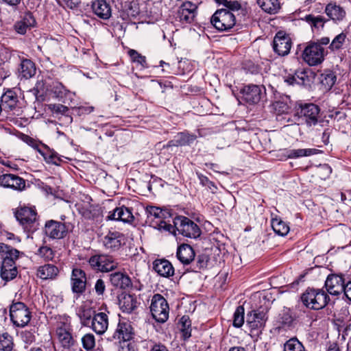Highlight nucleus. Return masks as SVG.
Returning <instances> with one entry per match:
<instances>
[{
    "label": "nucleus",
    "instance_id": "obj_50",
    "mask_svg": "<svg viewBox=\"0 0 351 351\" xmlns=\"http://www.w3.org/2000/svg\"><path fill=\"white\" fill-rule=\"evenodd\" d=\"M21 338L24 343L27 346L31 345L36 340L34 332L31 330H25L21 332Z\"/></svg>",
    "mask_w": 351,
    "mask_h": 351
},
{
    "label": "nucleus",
    "instance_id": "obj_16",
    "mask_svg": "<svg viewBox=\"0 0 351 351\" xmlns=\"http://www.w3.org/2000/svg\"><path fill=\"white\" fill-rule=\"evenodd\" d=\"M71 289L75 293L82 294L86 290V276L85 272L79 268H74L71 274Z\"/></svg>",
    "mask_w": 351,
    "mask_h": 351
},
{
    "label": "nucleus",
    "instance_id": "obj_48",
    "mask_svg": "<svg viewBox=\"0 0 351 351\" xmlns=\"http://www.w3.org/2000/svg\"><path fill=\"white\" fill-rule=\"evenodd\" d=\"M128 54L133 62H136L143 66H145L146 58L141 55L137 51L134 49H130Z\"/></svg>",
    "mask_w": 351,
    "mask_h": 351
},
{
    "label": "nucleus",
    "instance_id": "obj_22",
    "mask_svg": "<svg viewBox=\"0 0 351 351\" xmlns=\"http://www.w3.org/2000/svg\"><path fill=\"white\" fill-rule=\"evenodd\" d=\"M133 328L128 322H119L112 335L114 339L128 341L134 337Z\"/></svg>",
    "mask_w": 351,
    "mask_h": 351
},
{
    "label": "nucleus",
    "instance_id": "obj_18",
    "mask_svg": "<svg viewBox=\"0 0 351 351\" xmlns=\"http://www.w3.org/2000/svg\"><path fill=\"white\" fill-rule=\"evenodd\" d=\"M264 86H260L254 84L245 86L242 90L243 99L249 104H257L260 101L263 95V91L265 92Z\"/></svg>",
    "mask_w": 351,
    "mask_h": 351
},
{
    "label": "nucleus",
    "instance_id": "obj_47",
    "mask_svg": "<svg viewBox=\"0 0 351 351\" xmlns=\"http://www.w3.org/2000/svg\"><path fill=\"white\" fill-rule=\"evenodd\" d=\"M82 342L83 348L86 350H90L95 347V337L93 334H90V333L86 334L82 338Z\"/></svg>",
    "mask_w": 351,
    "mask_h": 351
},
{
    "label": "nucleus",
    "instance_id": "obj_27",
    "mask_svg": "<svg viewBox=\"0 0 351 351\" xmlns=\"http://www.w3.org/2000/svg\"><path fill=\"white\" fill-rule=\"evenodd\" d=\"M196 139V136L194 134H190L185 132L178 133L173 139L169 141L166 147H179L190 145Z\"/></svg>",
    "mask_w": 351,
    "mask_h": 351
},
{
    "label": "nucleus",
    "instance_id": "obj_40",
    "mask_svg": "<svg viewBox=\"0 0 351 351\" xmlns=\"http://www.w3.org/2000/svg\"><path fill=\"white\" fill-rule=\"evenodd\" d=\"M317 153L315 149H289L286 151V156L288 158H298L303 156H309Z\"/></svg>",
    "mask_w": 351,
    "mask_h": 351
},
{
    "label": "nucleus",
    "instance_id": "obj_49",
    "mask_svg": "<svg viewBox=\"0 0 351 351\" xmlns=\"http://www.w3.org/2000/svg\"><path fill=\"white\" fill-rule=\"evenodd\" d=\"M346 34L343 33H341L335 36V38L332 40L330 48L332 50H337L339 49L341 46L343 45V43L345 41L346 39Z\"/></svg>",
    "mask_w": 351,
    "mask_h": 351
},
{
    "label": "nucleus",
    "instance_id": "obj_12",
    "mask_svg": "<svg viewBox=\"0 0 351 351\" xmlns=\"http://www.w3.org/2000/svg\"><path fill=\"white\" fill-rule=\"evenodd\" d=\"M0 186L21 192L25 190L26 182L20 176L12 173L0 175Z\"/></svg>",
    "mask_w": 351,
    "mask_h": 351
},
{
    "label": "nucleus",
    "instance_id": "obj_2",
    "mask_svg": "<svg viewBox=\"0 0 351 351\" xmlns=\"http://www.w3.org/2000/svg\"><path fill=\"white\" fill-rule=\"evenodd\" d=\"M297 114L307 127L315 126L320 118V108L313 103L300 104L297 108Z\"/></svg>",
    "mask_w": 351,
    "mask_h": 351
},
{
    "label": "nucleus",
    "instance_id": "obj_9",
    "mask_svg": "<svg viewBox=\"0 0 351 351\" xmlns=\"http://www.w3.org/2000/svg\"><path fill=\"white\" fill-rule=\"evenodd\" d=\"M325 56L324 48L317 43H309L304 49L302 57L309 66L321 64Z\"/></svg>",
    "mask_w": 351,
    "mask_h": 351
},
{
    "label": "nucleus",
    "instance_id": "obj_7",
    "mask_svg": "<svg viewBox=\"0 0 351 351\" xmlns=\"http://www.w3.org/2000/svg\"><path fill=\"white\" fill-rule=\"evenodd\" d=\"M176 230L183 237L197 239L201 235V230L199 226L189 218L184 216L175 217Z\"/></svg>",
    "mask_w": 351,
    "mask_h": 351
},
{
    "label": "nucleus",
    "instance_id": "obj_13",
    "mask_svg": "<svg viewBox=\"0 0 351 351\" xmlns=\"http://www.w3.org/2000/svg\"><path fill=\"white\" fill-rule=\"evenodd\" d=\"M291 40L290 37L283 32H278L273 41V49L279 56H287L291 47Z\"/></svg>",
    "mask_w": 351,
    "mask_h": 351
},
{
    "label": "nucleus",
    "instance_id": "obj_55",
    "mask_svg": "<svg viewBox=\"0 0 351 351\" xmlns=\"http://www.w3.org/2000/svg\"><path fill=\"white\" fill-rule=\"evenodd\" d=\"M28 27L34 26L36 23V21L30 12H27L25 14L23 19L21 20Z\"/></svg>",
    "mask_w": 351,
    "mask_h": 351
},
{
    "label": "nucleus",
    "instance_id": "obj_32",
    "mask_svg": "<svg viewBox=\"0 0 351 351\" xmlns=\"http://www.w3.org/2000/svg\"><path fill=\"white\" fill-rule=\"evenodd\" d=\"M94 13L101 19H108L111 16V8L105 0H96L92 4Z\"/></svg>",
    "mask_w": 351,
    "mask_h": 351
},
{
    "label": "nucleus",
    "instance_id": "obj_33",
    "mask_svg": "<svg viewBox=\"0 0 351 351\" xmlns=\"http://www.w3.org/2000/svg\"><path fill=\"white\" fill-rule=\"evenodd\" d=\"M119 306L123 312L132 313L137 307V301L134 295H122L119 298Z\"/></svg>",
    "mask_w": 351,
    "mask_h": 351
},
{
    "label": "nucleus",
    "instance_id": "obj_5",
    "mask_svg": "<svg viewBox=\"0 0 351 351\" xmlns=\"http://www.w3.org/2000/svg\"><path fill=\"white\" fill-rule=\"evenodd\" d=\"M267 308L260 307L247 313L246 324L253 335H258L264 328L267 319Z\"/></svg>",
    "mask_w": 351,
    "mask_h": 351
},
{
    "label": "nucleus",
    "instance_id": "obj_21",
    "mask_svg": "<svg viewBox=\"0 0 351 351\" xmlns=\"http://www.w3.org/2000/svg\"><path fill=\"white\" fill-rule=\"evenodd\" d=\"M106 219L129 223L133 221L134 216L130 208L125 206H121L116 208L112 212H110L106 217Z\"/></svg>",
    "mask_w": 351,
    "mask_h": 351
},
{
    "label": "nucleus",
    "instance_id": "obj_14",
    "mask_svg": "<svg viewBox=\"0 0 351 351\" xmlns=\"http://www.w3.org/2000/svg\"><path fill=\"white\" fill-rule=\"evenodd\" d=\"M68 232L66 225L60 221L54 220L47 221L45 226L46 235L51 239H60L64 238Z\"/></svg>",
    "mask_w": 351,
    "mask_h": 351
},
{
    "label": "nucleus",
    "instance_id": "obj_52",
    "mask_svg": "<svg viewBox=\"0 0 351 351\" xmlns=\"http://www.w3.org/2000/svg\"><path fill=\"white\" fill-rule=\"evenodd\" d=\"M38 254L45 260H52L54 254L52 249L48 246H43L38 249Z\"/></svg>",
    "mask_w": 351,
    "mask_h": 351
},
{
    "label": "nucleus",
    "instance_id": "obj_35",
    "mask_svg": "<svg viewBox=\"0 0 351 351\" xmlns=\"http://www.w3.org/2000/svg\"><path fill=\"white\" fill-rule=\"evenodd\" d=\"M20 66V73L23 77L29 79L36 74V66L32 60L23 59Z\"/></svg>",
    "mask_w": 351,
    "mask_h": 351
},
{
    "label": "nucleus",
    "instance_id": "obj_20",
    "mask_svg": "<svg viewBox=\"0 0 351 351\" xmlns=\"http://www.w3.org/2000/svg\"><path fill=\"white\" fill-rule=\"evenodd\" d=\"M290 97L287 95L274 93L273 109L278 114H287L290 110Z\"/></svg>",
    "mask_w": 351,
    "mask_h": 351
},
{
    "label": "nucleus",
    "instance_id": "obj_44",
    "mask_svg": "<svg viewBox=\"0 0 351 351\" xmlns=\"http://www.w3.org/2000/svg\"><path fill=\"white\" fill-rule=\"evenodd\" d=\"M244 323V308L239 306L236 308L233 315V326L236 328H240Z\"/></svg>",
    "mask_w": 351,
    "mask_h": 351
},
{
    "label": "nucleus",
    "instance_id": "obj_6",
    "mask_svg": "<svg viewBox=\"0 0 351 351\" xmlns=\"http://www.w3.org/2000/svg\"><path fill=\"white\" fill-rule=\"evenodd\" d=\"M10 316L14 326L23 328L30 322L32 313L24 303L18 302L10 306Z\"/></svg>",
    "mask_w": 351,
    "mask_h": 351
},
{
    "label": "nucleus",
    "instance_id": "obj_53",
    "mask_svg": "<svg viewBox=\"0 0 351 351\" xmlns=\"http://www.w3.org/2000/svg\"><path fill=\"white\" fill-rule=\"evenodd\" d=\"M49 108L51 110L53 113L62 115H66L69 110L68 107L60 104H51L49 106Z\"/></svg>",
    "mask_w": 351,
    "mask_h": 351
},
{
    "label": "nucleus",
    "instance_id": "obj_26",
    "mask_svg": "<svg viewBox=\"0 0 351 351\" xmlns=\"http://www.w3.org/2000/svg\"><path fill=\"white\" fill-rule=\"evenodd\" d=\"M176 256L182 263L189 265L194 260L195 254L191 245L182 244L177 250Z\"/></svg>",
    "mask_w": 351,
    "mask_h": 351
},
{
    "label": "nucleus",
    "instance_id": "obj_59",
    "mask_svg": "<svg viewBox=\"0 0 351 351\" xmlns=\"http://www.w3.org/2000/svg\"><path fill=\"white\" fill-rule=\"evenodd\" d=\"M197 176H198L199 182L202 185L206 186L207 184H210L215 189H217V186H215L214 182L210 181L209 179L206 176H203L202 174H199V173L197 174Z\"/></svg>",
    "mask_w": 351,
    "mask_h": 351
},
{
    "label": "nucleus",
    "instance_id": "obj_29",
    "mask_svg": "<svg viewBox=\"0 0 351 351\" xmlns=\"http://www.w3.org/2000/svg\"><path fill=\"white\" fill-rule=\"evenodd\" d=\"M110 280L114 287L125 289L132 286L130 278L122 272H114L110 275Z\"/></svg>",
    "mask_w": 351,
    "mask_h": 351
},
{
    "label": "nucleus",
    "instance_id": "obj_39",
    "mask_svg": "<svg viewBox=\"0 0 351 351\" xmlns=\"http://www.w3.org/2000/svg\"><path fill=\"white\" fill-rule=\"evenodd\" d=\"M271 227L276 234L282 237L287 235L290 230L287 223L278 218L272 219Z\"/></svg>",
    "mask_w": 351,
    "mask_h": 351
},
{
    "label": "nucleus",
    "instance_id": "obj_34",
    "mask_svg": "<svg viewBox=\"0 0 351 351\" xmlns=\"http://www.w3.org/2000/svg\"><path fill=\"white\" fill-rule=\"evenodd\" d=\"M10 261H7L1 264L0 276L5 282L13 280L18 274L16 265H10Z\"/></svg>",
    "mask_w": 351,
    "mask_h": 351
},
{
    "label": "nucleus",
    "instance_id": "obj_1",
    "mask_svg": "<svg viewBox=\"0 0 351 351\" xmlns=\"http://www.w3.org/2000/svg\"><path fill=\"white\" fill-rule=\"evenodd\" d=\"M301 300L306 308L320 310L327 305L329 297L323 289L308 288L302 294Z\"/></svg>",
    "mask_w": 351,
    "mask_h": 351
},
{
    "label": "nucleus",
    "instance_id": "obj_41",
    "mask_svg": "<svg viewBox=\"0 0 351 351\" xmlns=\"http://www.w3.org/2000/svg\"><path fill=\"white\" fill-rule=\"evenodd\" d=\"M147 222L152 223L155 219L156 221L162 220L165 213L162 210L156 206H147L146 208Z\"/></svg>",
    "mask_w": 351,
    "mask_h": 351
},
{
    "label": "nucleus",
    "instance_id": "obj_60",
    "mask_svg": "<svg viewBox=\"0 0 351 351\" xmlns=\"http://www.w3.org/2000/svg\"><path fill=\"white\" fill-rule=\"evenodd\" d=\"M343 293L346 297L351 302V281L348 282L345 285Z\"/></svg>",
    "mask_w": 351,
    "mask_h": 351
},
{
    "label": "nucleus",
    "instance_id": "obj_54",
    "mask_svg": "<svg viewBox=\"0 0 351 351\" xmlns=\"http://www.w3.org/2000/svg\"><path fill=\"white\" fill-rule=\"evenodd\" d=\"M45 158V160L47 162L52 163L56 165H59V162L60 161V158H58L56 153L50 152L47 154H42Z\"/></svg>",
    "mask_w": 351,
    "mask_h": 351
},
{
    "label": "nucleus",
    "instance_id": "obj_36",
    "mask_svg": "<svg viewBox=\"0 0 351 351\" xmlns=\"http://www.w3.org/2000/svg\"><path fill=\"white\" fill-rule=\"evenodd\" d=\"M1 103L10 110L14 109L18 103V97L14 90H7L1 96Z\"/></svg>",
    "mask_w": 351,
    "mask_h": 351
},
{
    "label": "nucleus",
    "instance_id": "obj_51",
    "mask_svg": "<svg viewBox=\"0 0 351 351\" xmlns=\"http://www.w3.org/2000/svg\"><path fill=\"white\" fill-rule=\"evenodd\" d=\"M293 321V318L288 311H285L280 315L278 322L282 327H289Z\"/></svg>",
    "mask_w": 351,
    "mask_h": 351
},
{
    "label": "nucleus",
    "instance_id": "obj_63",
    "mask_svg": "<svg viewBox=\"0 0 351 351\" xmlns=\"http://www.w3.org/2000/svg\"><path fill=\"white\" fill-rule=\"evenodd\" d=\"M149 351H169L167 347L162 343H155Z\"/></svg>",
    "mask_w": 351,
    "mask_h": 351
},
{
    "label": "nucleus",
    "instance_id": "obj_56",
    "mask_svg": "<svg viewBox=\"0 0 351 351\" xmlns=\"http://www.w3.org/2000/svg\"><path fill=\"white\" fill-rule=\"evenodd\" d=\"M106 285L102 279H98L95 285V290L98 295H102L104 293Z\"/></svg>",
    "mask_w": 351,
    "mask_h": 351
},
{
    "label": "nucleus",
    "instance_id": "obj_23",
    "mask_svg": "<svg viewBox=\"0 0 351 351\" xmlns=\"http://www.w3.org/2000/svg\"><path fill=\"white\" fill-rule=\"evenodd\" d=\"M153 269L160 276L169 278L174 274V268L166 259H158L153 263Z\"/></svg>",
    "mask_w": 351,
    "mask_h": 351
},
{
    "label": "nucleus",
    "instance_id": "obj_43",
    "mask_svg": "<svg viewBox=\"0 0 351 351\" xmlns=\"http://www.w3.org/2000/svg\"><path fill=\"white\" fill-rule=\"evenodd\" d=\"M284 351H305V348L298 339L291 338L285 343Z\"/></svg>",
    "mask_w": 351,
    "mask_h": 351
},
{
    "label": "nucleus",
    "instance_id": "obj_17",
    "mask_svg": "<svg viewBox=\"0 0 351 351\" xmlns=\"http://www.w3.org/2000/svg\"><path fill=\"white\" fill-rule=\"evenodd\" d=\"M197 6L191 1L184 2L178 8L177 15L182 23H190L193 21L197 14Z\"/></svg>",
    "mask_w": 351,
    "mask_h": 351
},
{
    "label": "nucleus",
    "instance_id": "obj_37",
    "mask_svg": "<svg viewBox=\"0 0 351 351\" xmlns=\"http://www.w3.org/2000/svg\"><path fill=\"white\" fill-rule=\"evenodd\" d=\"M257 3L269 14H276L280 8L278 0H257Z\"/></svg>",
    "mask_w": 351,
    "mask_h": 351
},
{
    "label": "nucleus",
    "instance_id": "obj_64",
    "mask_svg": "<svg viewBox=\"0 0 351 351\" xmlns=\"http://www.w3.org/2000/svg\"><path fill=\"white\" fill-rule=\"evenodd\" d=\"M180 324H182V328L191 327V321L187 316H183L180 319Z\"/></svg>",
    "mask_w": 351,
    "mask_h": 351
},
{
    "label": "nucleus",
    "instance_id": "obj_24",
    "mask_svg": "<svg viewBox=\"0 0 351 351\" xmlns=\"http://www.w3.org/2000/svg\"><path fill=\"white\" fill-rule=\"evenodd\" d=\"M93 330L99 335L104 334L108 326V317L105 313L95 314L91 322Z\"/></svg>",
    "mask_w": 351,
    "mask_h": 351
},
{
    "label": "nucleus",
    "instance_id": "obj_42",
    "mask_svg": "<svg viewBox=\"0 0 351 351\" xmlns=\"http://www.w3.org/2000/svg\"><path fill=\"white\" fill-rule=\"evenodd\" d=\"M12 337L8 332L0 335V351H16L13 348Z\"/></svg>",
    "mask_w": 351,
    "mask_h": 351
},
{
    "label": "nucleus",
    "instance_id": "obj_58",
    "mask_svg": "<svg viewBox=\"0 0 351 351\" xmlns=\"http://www.w3.org/2000/svg\"><path fill=\"white\" fill-rule=\"evenodd\" d=\"M208 261V259L206 256H204V255L198 256L197 261L198 268L202 269V268L206 267L207 265Z\"/></svg>",
    "mask_w": 351,
    "mask_h": 351
},
{
    "label": "nucleus",
    "instance_id": "obj_4",
    "mask_svg": "<svg viewBox=\"0 0 351 351\" xmlns=\"http://www.w3.org/2000/svg\"><path fill=\"white\" fill-rule=\"evenodd\" d=\"M150 311L152 317L158 323H165L169 318V308L166 299L160 294H155L152 298Z\"/></svg>",
    "mask_w": 351,
    "mask_h": 351
},
{
    "label": "nucleus",
    "instance_id": "obj_57",
    "mask_svg": "<svg viewBox=\"0 0 351 351\" xmlns=\"http://www.w3.org/2000/svg\"><path fill=\"white\" fill-rule=\"evenodd\" d=\"M14 28L17 33L25 34L28 27L22 21H20L15 23Z\"/></svg>",
    "mask_w": 351,
    "mask_h": 351
},
{
    "label": "nucleus",
    "instance_id": "obj_3",
    "mask_svg": "<svg viewBox=\"0 0 351 351\" xmlns=\"http://www.w3.org/2000/svg\"><path fill=\"white\" fill-rule=\"evenodd\" d=\"M15 217L25 232H34L36 230L38 223L35 209L21 207L16 211Z\"/></svg>",
    "mask_w": 351,
    "mask_h": 351
},
{
    "label": "nucleus",
    "instance_id": "obj_38",
    "mask_svg": "<svg viewBox=\"0 0 351 351\" xmlns=\"http://www.w3.org/2000/svg\"><path fill=\"white\" fill-rule=\"evenodd\" d=\"M304 20L310 25L313 29L323 28L324 23L327 21L324 16L319 15L315 16L312 14L306 15Z\"/></svg>",
    "mask_w": 351,
    "mask_h": 351
},
{
    "label": "nucleus",
    "instance_id": "obj_62",
    "mask_svg": "<svg viewBox=\"0 0 351 351\" xmlns=\"http://www.w3.org/2000/svg\"><path fill=\"white\" fill-rule=\"evenodd\" d=\"M160 66L162 67V71L168 73H172L171 65L168 62H165L163 60L160 61Z\"/></svg>",
    "mask_w": 351,
    "mask_h": 351
},
{
    "label": "nucleus",
    "instance_id": "obj_31",
    "mask_svg": "<svg viewBox=\"0 0 351 351\" xmlns=\"http://www.w3.org/2000/svg\"><path fill=\"white\" fill-rule=\"evenodd\" d=\"M59 269L53 264H45L37 269V276L43 280H53L59 274Z\"/></svg>",
    "mask_w": 351,
    "mask_h": 351
},
{
    "label": "nucleus",
    "instance_id": "obj_19",
    "mask_svg": "<svg viewBox=\"0 0 351 351\" xmlns=\"http://www.w3.org/2000/svg\"><path fill=\"white\" fill-rule=\"evenodd\" d=\"M123 241L121 233L114 231L108 233L102 238L104 247L110 252H114L120 249Z\"/></svg>",
    "mask_w": 351,
    "mask_h": 351
},
{
    "label": "nucleus",
    "instance_id": "obj_25",
    "mask_svg": "<svg viewBox=\"0 0 351 351\" xmlns=\"http://www.w3.org/2000/svg\"><path fill=\"white\" fill-rule=\"evenodd\" d=\"M320 89L323 92L329 91L337 81L335 73L331 70H324L319 77Z\"/></svg>",
    "mask_w": 351,
    "mask_h": 351
},
{
    "label": "nucleus",
    "instance_id": "obj_10",
    "mask_svg": "<svg viewBox=\"0 0 351 351\" xmlns=\"http://www.w3.org/2000/svg\"><path fill=\"white\" fill-rule=\"evenodd\" d=\"M92 268L101 272H108L115 269L118 263L110 256L98 254L92 256L88 261Z\"/></svg>",
    "mask_w": 351,
    "mask_h": 351
},
{
    "label": "nucleus",
    "instance_id": "obj_30",
    "mask_svg": "<svg viewBox=\"0 0 351 351\" xmlns=\"http://www.w3.org/2000/svg\"><path fill=\"white\" fill-rule=\"evenodd\" d=\"M325 12L327 16L335 23L343 21L346 16V11L344 9L336 3H328L326 6Z\"/></svg>",
    "mask_w": 351,
    "mask_h": 351
},
{
    "label": "nucleus",
    "instance_id": "obj_45",
    "mask_svg": "<svg viewBox=\"0 0 351 351\" xmlns=\"http://www.w3.org/2000/svg\"><path fill=\"white\" fill-rule=\"evenodd\" d=\"M297 84L307 86L310 84L311 77L305 70H298L295 71Z\"/></svg>",
    "mask_w": 351,
    "mask_h": 351
},
{
    "label": "nucleus",
    "instance_id": "obj_28",
    "mask_svg": "<svg viewBox=\"0 0 351 351\" xmlns=\"http://www.w3.org/2000/svg\"><path fill=\"white\" fill-rule=\"evenodd\" d=\"M0 253L3 259L2 263L10 261V265H16L15 261L19 256L20 252L5 243H0Z\"/></svg>",
    "mask_w": 351,
    "mask_h": 351
},
{
    "label": "nucleus",
    "instance_id": "obj_11",
    "mask_svg": "<svg viewBox=\"0 0 351 351\" xmlns=\"http://www.w3.org/2000/svg\"><path fill=\"white\" fill-rule=\"evenodd\" d=\"M72 330L71 326L67 320L58 323L56 335L60 343L64 348H70L74 346L76 343Z\"/></svg>",
    "mask_w": 351,
    "mask_h": 351
},
{
    "label": "nucleus",
    "instance_id": "obj_15",
    "mask_svg": "<svg viewBox=\"0 0 351 351\" xmlns=\"http://www.w3.org/2000/svg\"><path fill=\"white\" fill-rule=\"evenodd\" d=\"M345 285V280L341 274H330L325 281L327 291L333 295H338L343 293Z\"/></svg>",
    "mask_w": 351,
    "mask_h": 351
},
{
    "label": "nucleus",
    "instance_id": "obj_8",
    "mask_svg": "<svg viewBox=\"0 0 351 351\" xmlns=\"http://www.w3.org/2000/svg\"><path fill=\"white\" fill-rule=\"evenodd\" d=\"M211 23L219 31L228 30L236 23L235 15L228 9L218 10L212 16Z\"/></svg>",
    "mask_w": 351,
    "mask_h": 351
},
{
    "label": "nucleus",
    "instance_id": "obj_61",
    "mask_svg": "<svg viewBox=\"0 0 351 351\" xmlns=\"http://www.w3.org/2000/svg\"><path fill=\"white\" fill-rule=\"evenodd\" d=\"M226 6L232 12V11H238L241 8V5L237 1L227 2Z\"/></svg>",
    "mask_w": 351,
    "mask_h": 351
},
{
    "label": "nucleus",
    "instance_id": "obj_46",
    "mask_svg": "<svg viewBox=\"0 0 351 351\" xmlns=\"http://www.w3.org/2000/svg\"><path fill=\"white\" fill-rule=\"evenodd\" d=\"M153 226H158V228L159 230H164L174 234H176V232L177 231L176 228L175 219H173V225L168 223L167 222L162 219L160 221H156L155 223L153 224Z\"/></svg>",
    "mask_w": 351,
    "mask_h": 351
}]
</instances>
